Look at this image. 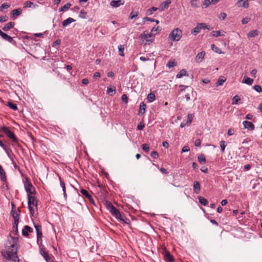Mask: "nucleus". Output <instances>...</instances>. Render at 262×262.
I'll use <instances>...</instances> for the list:
<instances>
[{"instance_id":"1","label":"nucleus","mask_w":262,"mask_h":262,"mask_svg":"<svg viewBox=\"0 0 262 262\" xmlns=\"http://www.w3.org/2000/svg\"><path fill=\"white\" fill-rule=\"evenodd\" d=\"M17 241L16 238L10 236V239L5 244V249L2 251V255L6 260L19 262L17 256Z\"/></svg>"},{"instance_id":"2","label":"nucleus","mask_w":262,"mask_h":262,"mask_svg":"<svg viewBox=\"0 0 262 262\" xmlns=\"http://www.w3.org/2000/svg\"><path fill=\"white\" fill-rule=\"evenodd\" d=\"M107 208L111 214L116 219L127 223V220H125L124 216L121 214L119 210L116 208L111 203H109L107 205Z\"/></svg>"},{"instance_id":"3","label":"nucleus","mask_w":262,"mask_h":262,"mask_svg":"<svg viewBox=\"0 0 262 262\" xmlns=\"http://www.w3.org/2000/svg\"><path fill=\"white\" fill-rule=\"evenodd\" d=\"M28 208L30 213L33 215L35 213V211L37 209V200L34 196L28 194Z\"/></svg>"},{"instance_id":"4","label":"nucleus","mask_w":262,"mask_h":262,"mask_svg":"<svg viewBox=\"0 0 262 262\" xmlns=\"http://www.w3.org/2000/svg\"><path fill=\"white\" fill-rule=\"evenodd\" d=\"M182 36V30L179 28H176L170 33L169 38L173 41H178L180 40Z\"/></svg>"},{"instance_id":"5","label":"nucleus","mask_w":262,"mask_h":262,"mask_svg":"<svg viewBox=\"0 0 262 262\" xmlns=\"http://www.w3.org/2000/svg\"><path fill=\"white\" fill-rule=\"evenodd\" d=\"M141 39L145 40L146 44L149 45L152 43L155 40V34L152 33H148L147 31H144L140 35Z\"/></svg>"},{"instance_id":"6","label":"nucleus","mask_w":262,"mask_h":262,"mask_svg":"<svg viewBox=\"0 0 262 262\" xmlns=\"http://www.w3.org/2000/svg\"><path fill=\"white\" fill-rule=\"evenodd\" d=\"M1 129L14 142H16L17 141V138L15 135L9 129L8 127L6 126H3Z\"/></svg>"},{"instance_id":"7","label":"nucleus","mask_w":262,"mask_h":262,"mask_svg":"<svg viewBox=\"0 0 262 262\" xmlns=\"http://www.w3.org/2000/svg\"><path fill=\"white\" fill-rule=\"evenodd\" d=\"M24 186L28 194H33L34 191V188L32 184L29 182L28 179L24 181Z\"/></svg>"},{"instance_id":"8","label":"nucleus","mask_w":262,"mask_h":262,"mask_svg":"<svg viewBox=\"0 0 262 262\" xmlns=\"http://www.w3.org/2000/svg\"><path fill=\"white\" fill-rule=\"evenodd\" d=\"M34 225L36 231L37 242L38 243L42 237L41 226L38 224L34 223Z\"/></svg>"},{"instance_id":"9","label":"nucleus","mask_w":262,"mask_h":262,"mask_svg":"<svg viewBox=\"0 0 262 262\" xmlns=\"http://www.w3.org/2000/svg\"><path fill=\"white\" fill-rule=\"evenodd\" d=\"M243 124L245 128H247L249 130H253L254 129V125L250 121H244L243 122Z\"/></svg>"},{"instance_id":"10","label":"nucleus","mask_w":262,"mask_h":262,"mask_svg":"<svg viewBox=\"0 0 262 262\" xmlns=\"http://www.w3.org/2000/svg\"><path fill=\"white\" fill-rule=\"evenodd\" d=\"M171 3V1L170 0H166L165 1H164V2H163L159 8V10L160 12H162L163 11H164V10L167 9L168 7H169V5Z\"/></svg>"},{"instance_id":"11","label":"nucleus","mask_w":262,"mask_h":262,"mask_svg":"<svg viewBox=\"0 0 262 262\" xmlns=\"http://www.w3.org/2000/svg\"><path fill=\"white\" fill-rule=\"evenodd\" d=\"M11 215L12 216L14 222H19V218L20 215V210L19 208L17 209L16 211H11Z\"/></svg>"},{"instance_id":"12","label":"nucleus","mask_w":262,"mask_h":262,"mask_svg":"<svg viewBox=\"0 0 262 262\" xmlns=\"http://www.w3.org/2000/svg\"><path fill=\"white\" fill-rule=\"evenodd\" d=\"M205 55V51H202L200 53H199L195 58V61L196 63H201L202 61V60L204 59V56Z\"/></svg>"},{"instance_id":"13","label":"nucleus","mask_w":262,"mask_h":262,"mask_svg":"<svg viewBox=\"0 0 262 262\" xmlns=\"http://www.w3.org/2000/svg\"><path fill=\"white\" fill-rule=\"evenodd\" d=\"M40 253L43 257L45 260L47 262H49L51 260V257L49 255L47 252L43 248H40Z\"/></svg>"},{"instance_id":"14","label":"nucleus","mask_w":262,"mask_h":262,"mask_svg":"<svg viewBox=\"0 0 262 262\" xmlns=\"http://www.w3.org/2000/svg\"><path fill=\"white\" fill-rule=\"evenodd\" d=\"M124 4V2L121 0H112L110 3L112 7L117 8Z\"/></svg>"},{"instance_id":"15","label":"nucleus","mask_w":262,"mask_h":262,"mask_svg":"<svg viewBox=\"0 0 262 262\" xmlns=\"http://www.w3.org/2000/svg\"><path fill=\"white\" fill-rule=\"evenodd\" d=\"M38 7V5L37 4H35L33 3H32L31 1H26L24 3V8H36Z\"/></svg>"},{"instance_id":"16","label":"nucleus","mask_w":262,"mask_h":262,"mask_svg":"<svg viewBox=\"0 0 262 262\" xmlns=\"http://www.w3.org/2000/svg\"><path fill=\"white\" fill-rule=\"evenodd\" d=\"M0 35L4 39L8 41L9 42H11L13 40L12 37L9 36L6 33H4L3 31H2L1 30H0Z\"/></svg>"},{"instance_id":"17","label":"nucleus","mask_w":262,"mask_h":262,"mask_svg":"<svg viewBox=\"0 0 262 262\" xmlns=\"http://www.w3.org/2000/svg\"><path fill=\"white\" fill-rule=\"evenodd\" d=\"M193 191L196 194H198L200 193L201 190L200 185L199 182L194 181L193 183Z\"/></svg>"},{"instance_id":"18","label":"nucleus","mask_w":262,"mask_h":262,"mask_svg":"<svg viewBox=\"0 0 262 262\" xmlns=\"http://www.w3.org/2000/svg\"><path fill=\"white\" fill-rule=\"evenodd\" d=\"M22 13V10L20 8L14 9L12 11L11 15L12 17H16L19 16Z\"/></svg>"},{"instance_id":"19","label":"nucleus","mask_w":262,"mask_h":262,"mask_svg":"<svg viewBox=\"0 0 262 262\" xmlns=\"http://www.w3.org/2000/svg\"><path fill=\"white\" fill-rule=\"evenodd\" d=\"M75 21V19H74L71 17H69L62 21V25L63 27H66L68 26V25H69L72 23H73Z\"/></svg>"},{"instance_id":"20","label":"nucleus","mask_w":262,"mask_h":262,"mask_svg":"<svg viewBox=\"0 0 262 262\" xmlns=\"http://www.w3.org/2000/svg\"><path fill=\"white\" fill-rule=\"evenodd\" d=\"M33 230L30 227L26 225L22 231V234L24 236H28V232H31Z\"/></svg>"},{"instance_id":"21","label":"nucleus","mask_w":262,"mask_h":262,"mask_svg":"<svg viewBox=\"0 0 262 262\" xmlns=\"http://www.w3.org/2000/svg\"><path fill=\"white\" fill-rule=\"evenodd\" d=\"M80 192L82 194H83L84 196H85L86 198H88L90 201L91 202H94V200L92 197V196L89 193L88 191L85 189H82L80 190Z\"/></svg>"},{"instance_id":"22","label":"nucleus","mask_w":262,"mask_h":262,"mask_svg":"<svg viewBox=\"0 0 262 262\" xmlns=\"http://www.w3.org/2000/svg\"><path fill=\"white\" fill-rule=\"evenodd\" d=\"M253 82V80L249 77L244 76L243 80H242V83L248 84L249 85H251Z\"/></svg>"},{"instance_id":"23","label":"nucleus","mask_w":262,"mask_h":262,"mask_svg":"<svg viewBox=\"0 0 262 262\" xmlns=\"http://www.w3.org/2000/svg\"><path fill=\"white\" fill-rule=\"evenodd\" d=\"M15 25V23L14 22H10L7 24L3 28V30L5 31H8L12 28Z\"/></svg>"},{"instance_id":"24","label":"nucleus","mask_w":262,"mask_h":262,"mask_svg":"<svg viewBox=\"0 0 262 262\" xmlns=\"http://www.w3.org/2000/svg\"><path fill=\"white\" fill-rule=\"evenodd\" d=\"M237 4L239 7H243L244 8H248L249 6L248 2L247 0H239Z\"/></svg>"},{"instance_id":"25","label":"nucleus","mask_w":262,"mask_h":262,"mask_svg":"<svg viewBox=\"0 0 262 262\" xmlns=\"http://www.w3.org/2000/svg\"><path fill=\"white\" fill-rule=\"evenodd\" d=\"M188 76L187 71L185 69L181 70L177 75V78H181L184 76Z\"/></svg>"},{"instance_id":"26","label":"nucleus","mask_w":262,"mask_h":262,"mask_svg":"<svg viewBox=\"0 0 262 262\" xmlns=\"http://www.w3.org/2000/svg\"><path fill=\"white\" fill-rule=\"evenodd\" d=\"M201 30V28L199 23L197 24L196 26L191 31V33L194 35H196L200 32Z\"/></svg>"},{"instance_id":"27","label":"nucleus","mask_w":262,"mask_h":262,"mask_svg":"<svg viewBox=\"0 0 262 262\" xmlns=\"http://www.w3.org/2000/svg\"><path fill=\"white\" fill-rule=\"evenodd\" d=\"M146 105L144 102H142L140 105V109L139 111V114H143L145 113Z\"/></svg>"},{"instance_id":"28","label":"nucleus","mask_w":262,"mask_h":262,"mask_svg":"<svg viewBox=\"0 0 262 262\" xmlns=\"http://www.w3.org/2000/svg\"><path fill=\"white\" fill-rule=\"evenodd\" d=\"M258 35V32L256 30H253L251 31H250L248 34L247 36L248 37H253L255 36H256Z\"/></svg>"},{"instance_id":"29","label":"nucleus","mask_w":262,"mask_h":262,"mask_svg":"<svg viewBox=\"0 0 262 262\" xmlns=\"http://www.w3.org/2000/svg\"><path fill=\"white\" fill-rule=\"evenodd\" d=\"M226 79V78H225L224 76H221L217 82L216 83V86H221V85H222L223 84V83L225 82Z\"/></svg>"},{"instance_id":"30","label":"nucleus","mask_w":262,"mask_h":262,"mask_svg":"<svg viewBox=\"0 0 262 262\" xmlns=\"http://www.w3.org/2000/svg\"><path fill=\"white\" fill-rule=\"evenodd\" d=\"M155 100V95L152 93H149L147 97V100L148 102L151 103Z\"/></svg>"},{"instance_id":"31","label":"nucleus","mask_w":262,"mask_h":262,"mask_svg":"<svg viewBox=\"0 0 262 262\" xmlns=\"http://www.w3.org/2000/svg\"><path fill=\"white\" fill-rule=\"evenodd\" d=\"M199 202L204 206H206L208 204V202L205 198L203 196H199Z\"/></svg>"},{"instance_id":"32","label":"nucleus","mask_w":262,"mask_h":262,"mask_svg":"<svg viewBox=\"0 0 262 262\" xmlns=\"http://www.w3.org/2000/svg\"><path fill=\"white\" fill-rule=\"evenodd\" d=\"M198 159L200 163L202 164H204L206 163V159L204 155H200L198 157Z\"/></svg>"},{"instance_id":"33","label":"nucleus","mask_w":262,"mask_h":262,"mask_svg":"<svg viewBox=\"0 0 262 262\" xmlns=\"http://www.w3.org/2000/svg\"><path fill=\"white\" fill-rule=\"evenodd\" d=\"M107 93L109 94L111 96H113L116 93L115 88L114 87L107 88Z\"/></svg>"},{"instance_id":"34","label":"nucleus","mask_w":262,"mask_h":262,"mask_svg":"<svg viewBox=\"0 0 262 262\" xmlns=\"http://www.w3.org/2000/svg\"><path fill=\"white\" fill-rule=\"evenodd\" d=\"M241 100V98L238 95L234 96L232 99V104L235 105L237 104L238 102Z\"/></svg>"},{"instance_id":"35","label":"nucleus","mask_w":262,"mask_h":262,"mask_svg":"<svg viewBox=\"0 0 262 262\" xmlns=\"http://www.w3.org/2000/svg\"><path fill=\"white\" fill-rule=\"evenodd\" d=\"M124 47L123 45H120L118 46V51H119V54L121 56H124Z\"/></svg>"},{"instance_id":"36","label":"nucleus","mask_w":262,"mask_h":262,"mask_svg":"<svg viewBox=\"0 0 262 262\" xmlns=\"http://www.w3.org/2000/svg\"><path fill=\"white\" fill-rule=\"evenodd\" d=\"M71 6V4L69 3H68L66 4H65L63 6H62L60 8L59 11L60 12L64 11V10H67L69 8H70V7Z\"/></svg>"},{"instance_id":"37","label":"nucleus","mask_w":262,"mask_h":262,"mask_svg":"<svg viewBox=\"0 0 262 262\" xmlns=\"http://www.w3.org/2000/svg\"><path fill=\"white\" fill-rule=\"evenodd\" d=\"M176 66L177 63L174 60H170L166 64V67L168 68H171Z\"/></svg>"},{"instance_id":"38","label":"nucleus","mask_w":262,"mask_h":262,"mask_svg":"<svg viewBox=\"0 0 262 262\" xmlns=\"http://www.w3.org/2000/svg\"><path fill=\"white\" fill-rule=\"evenodd\" d=\"M0 176H1V180L5 181L6 180L5 172L0 165Z\"/></svg>"},{"instance_id":"39","label":"nucleus","mask_w":262,"mask_h":262,"mask_svg":"<svg viewBox=\"0 0 262 262\" xmlns=\"http://www.w3.org/2000/svg\"><path fill=\"white\" fill-rule=\"evenodd\" d=\"M7 105L12 110L14 111H16L17 110V106L16 104L13 103L11 102H8Z\"/></svg>"},{"instance_id":"40","label":"nucleus","mask_w":262,"mask_h":262,"mask_svg":"<svg viewBox=\"0 0 262 262\" xmlns=\"http://www.w3.org/2000/svg\"><path fill=\"white\" fill-rule=\"evenodd\" d=\"M79 16L81 18L85 19L87 18V13L84 10H81L79 12Z\"/></svg>"},{"instance_id":"41","label":"nucleus","mask_w":262,"mask_h":262,"mask_svg":"<svg viewBox=\"0 0 262 262\" xmlns=\"http://www.w3.org/2000/svg\"><path fill=\"white\" fill-rule=\"evenodd\" d=\"M211 49L216 53L221 54L222 53L221 50L218 47L215 46L214 44L211 45Z\"/></svg>"},{"instance_id":"42","label":"nucleus","mask_w":262,"mask_h":262,"mask_svg":"<svg viewBox=\"0 0 262 262\" xmlns=\"http://www.w3.org/2000/svg\"><path fill=\"white\" fill-rule=\"evenodd\" d=\"M10 7V5L5 3H3L0 6V11H3L4 9H7Z\"/></svg>"},{"instance_id":"43","label":"nucleus","mask_w":262,"mask_h":262,"mask_svg":"<svg viewBox=\"0 0 262 262\" xmlns=\"http://www.w3.org/2000/svg\"><path fill=\"white\" fill-rule=\"evenodd\" d=\"M193 118V115L192 114H188L187 116L186 124H188V125L190 124L192 122V120Z\"/></svg>"},{"instance_id":"44","label":"nucleus","mask_w":262,"mask_h":262,"mask_svg":"<svg viewBox=\"0 0 262 262\" xmlns=\"http://www.w3.org/2000/svg\"><path fill=\"white\" fill-rule=\"evenodd\" d=\"M158 10V8L155 7H153L147 11V15H151L155 11H157Z\"/></svg>"},{"instance_id":"45","label":"nucleus","mask_w":262,"mask_h":262,"mask_svg":"<svg viewBox=\"0 0 262 262\" xmlns=\"http://www.w3.org/2000/svg\"><path fill=\"white\" fill-rule=\"evenodd\" d=\"M138 12L132 11L129 15V18L130 19H134L138 15Z\"/></svg>"},{"instance_id":"46","label":"nucleus","mask_w":262,"mask_h":262,"mask_svg":"<svg viewBox=\"0 0 262 262\" xmlns=\"http://www.w3.org/2000/svg\"><path fill=\"white\" fill-rule=\"evenodd\" d=\"M211 2L210 1V0H205L204 2H203V5H202V7L203 8H207V7H208L211 4Z\"/></svg>"},{"instance_id":"47","label":"nucleus","mask_w":262,"mask_h":262,"mask_svg":"<svg viewBox=\"0 0 262 262\" xmlns=\"http://www.w3.org/2000/svg\"><path fill=\"white\" fill-rule=\"evenodd\" d=\"M211 35L214 37H217L219 36H221V32L220 31H213L211 32Z\"/></svg>"},{"instance_id":"48","label":"nucleus","mask_w":262,"mask_h":262,"mask_svg":"<svg viewBox=\"0 0 262 262\" xmlns=\"http://www.w3.org/2000/svg\"><path fill=\"white\" fill-rule=\"evenodd\" d=\"M18 222H14L13 225V231L15 232V234H16L18 232Z\"/></svg>"},{"instance_id":"49","label":"nucleus","mask_w":262,"mask_h":262,"mask_svg":"<svg viewBox=\"0 0 262 262\" xmlns=\"http://www.w3.org/2000/svg\"><path fill=\"white\" fill-rule=\"evenodd\" d=\"M253 89L257 92H261L262 88L259 85H255L253 86Z\"/></svg>"},{"instance_id":"50","label":"nucleus","mask_w":262,"mask_h":262,"mask_svg":"<svg viewBox=\"0 0 262 262\" xmlns=\"http://www.w3.org/2000/svg\"><path fill=\"white\" fill-rule=\"evenodd\" d=\"M225 143H226V142L224 141H222L220 142V146H221V150H222V152H224L225 150V147H226Z\"/></svg>"},{"instance_id":"51","label":"nucleus","mask_w":262,"mask_h":262,"mask_svg":"<svg viewBox=\"0 0 262 262\" xmlns=\"http://www.w3.org/2000/svg\"><path fill=\"white\" fill-rule=\"evenodd\" d=\"M199 24H200L201 29H208V30L210 29V28L208 27L207 25L205 23H199Z\"/></svg>"},{"instance_id":"52","label":"nucleus","mask_w":262,"mask_h":262,"mask_svg":"<svg viewBox=\"0 0 262 262\" xmlns=\"http://www.w3.org/2000/svg\"><path fill=\"white\" fill-rule=\"evenodd\" d=\"M150 156L151 157L155 159H157L159 157L158 153L156 151H153L151 152Z\"/></svg>"},{"instance_id":"53","label":"nucleus","mask_w":262,"mask_h":262,"mask_svg":"<svg viewBox=\"0 0 262 262\" xmlns=\"http://www.w3.org/2000/svg\"><path fill=\"white\" fill-rule=\"evenodd\" d=\"M226 14L224 12L221 13L219 15V18L221 20H224L226 17Z\"/></svg>"},{"instance_id":"54","label":"nucleus","mask_w":262,"mask_h":262,"mask_svg":"<svg viewBox=\"0 0 262 262\" xmlns=\"http://www.w3.org/2000/svg\"><path fill=\"white\" fill-rule=\"evenodd\" d=\"M59 179H60V186L62 188V191H66V186H65V184L63 182V181H62L61 179L60 178H59Z\"/></svg>"},{"instance_id":"55","label":"nucleus","mask_w":262,"mask_h":262,"mask_svg":"<svg viewBox=\"0 0 262 262\" xmlns=\"http://www.w3.org/2000/svg\"><path fill=\"white\" fill-rule=\"evenodd\" d=\"M8 19V17L7 16H2L0 17V22L3 23L6 21Z\"/></svg>"},{"instance_id":"56","label":"nucleus","mask_w":262,"mask_h":262,"mask_svg":"<svg viewBox=\"0 0 262 262\" xmlns=\"http://www.w3.org/2000/svg\"><path fill=\"white\" fill-rule=\"evenodd\" d=\"M5 151H6V152L7 153L8 156L11 159V155H10V152H11V150L8 148L7 146H5V148H3Z\"/></svg>"},{"instance_id":"57","label":"nucleus","mask_w":262,"mask_h":262,"mask_svg":"<svg viewBox=\"0 0 262 262\" xmlns=\"http://www.w3.org/2000/svg\"><path fill=\"white\" fill-rule=\"evenodd\" d=\"M142 149L146 152L149 151V146L147 144H143L142 145Z\"/></svg>"},{"instance_id":"58","label":"nucleus","mask_w":262,"mask_h":262,"mask_svg":"<svg viewBox=\"0 0 262 262\" xmlns=\"http://www.w3.org/2000/svg\"><path fill=\"white\" fill-rule=\"evenodd\" d=\"M121 98H122V101L123 102H124L125 103L127 102L128 98H127V96L125 94H123Z\"/></svg>"},{"instance_id":"59","label":"nucleus","mask_w":262,"mask_h":262,"mask_svg":"<svg viewBox=\"0 0 262 262\" xmlns=\"http://www.w3.org/2000/svg\"><path fill=\"white\" fill-rule=\"evenodd\" d=\"M144 126L145 125L144 124L140 123L138 125L137 128L138 130H142L144 128Z\"/></svg>"},{"instance_id":"60","label":"nucleus","mask_w":262,"mask_h":262,"mask_svg":"<svg viewBox=\"0 0 262 262\" xmlns=\"http://www.w3.org/2000/svg\"><path fill=\"white\" fill-rule=\"evenodd\" d=\"M234 131L233 129L230 128L228 130L227 134L228 136H232L234 134Z\"/></svg>"},{"instance_id":"61","label":"nucleus","mask_w":262,"mask_h":262,"mask_svg":"<svg viewBox=\"0 0 262 262\" xmlns=\"http://www.w3.org/2000/svg\"><path fill=\"white\" fill-rule=\"evenodd\" d=\"M166 257H167V258L169 260V261H170V262H173V258L172 257V256L170 254V253H167L166 254Z\"/></svg>"},{"instance_id":"62","label":"nucleus","mask_w":262,"mask_h":262,"mask_svg":"<svg viewBox=\"0 0 262 262\" xmlns=\"http://www.w3.org/2000/svg\"><path fill=\"white\" fill-rule=\"evenodd\" d=\"M257 73V70L256 69H253L251 72H250V74L252 76L254 77H255V75Z\"/></svg>"},{"instance_id":"63","label":"nucleus","mask_w":262,"mask_h":262,"mask_svg":"<svg viewBox=\"0 0 262 262\" xmlns=\"http://www.w3.org/2000/svg\"><path fill=\"white\" fill-rule=\"evenodd\" d=\"M189 150H190V149H189V147L187 146H185L183 147L182 152H188V151H189Z\"/></svg>"},{"instance_id":"64","label":"nucleus","mask_w":262,"mask_h":262,"mask_svg":"<svg viewBox=\"0 0 262 262\" xmlns=\"http://www.w3.org/2000/svg\"><path fill=\"white\" fill-rule=\"evenodd\" d=\"M253 117V116L252 114H248L246 116L245 118L247 120H251Z\"/></svg>"}]
</instances>
